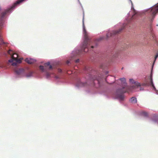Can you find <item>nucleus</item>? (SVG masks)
Masks as SVG:
<instances>
[{
  "label": "nucleus",
  "mask_w": 158,
  "mask_h": 158,
  "mask_svg": "<svg viewBox=\"0 0 158 158\" xmlns=\"http://www.w3.org/2000/svg\"><path fill=\"white\" fill-rule=\"evenodd\" d=\"M1 42H2V44H7V43H6L4 42H3V40L2 39H1Z\"/></svg>",
  "instance_id": "obj_18"
},
{
  "label": "nucleus",
  "mask_w": 158,
  "mask_h": 158,
  "mask_svg": "<svg viewBox=\"0 0 158 158\" xmlns=\"http://www.w3.org/2000/svg\"><path fill=\"white\" fill-rule=\"evenodd\" d=\"M67 63H69V62H68H68H67Z\"/></svg>",
  "instance_id": "obj_28"
},
{
  "label": "nucleus",
  "mask_w": 158,
  "mask_h": 158,
  "mask_svg": "<svg viewBox=\"0 0 158 158\" xmlns=\"http://www.w3.org/2000/svg\"><path fill=\"white\" fill-rule=\"evenodd\" d=\"M97 79V78L95 77V79H94L93 80H95V79Z\"/></svg>",
  "instance_id": "obj_24"
},
{
  "label": "nucleus",
  "mask_w": 158,
  "mask_h": 158,
  "mask_svg": "<svg viewBox=\"0 0 158 158\" xmlns=\"http://www.w3.org/2000/svg\"><path fill=\"white\" fill-rule=\"evenodd\" d=\"M94 46H91V48H94Z\"/></svg>",
  "instance_id": "obj_23"
},
{
  "label": "nucleus",
  "mask_w": 158,
  "mask_h": 158,
  "mask_svg": "<svg viewBox=\"0 0 158 158\" xmlns=\"http://www.w3.org/2000/svg\"><path fill=\"white\" fill-rule=\"evenodd\" d=\"M150 83L147 82L145 83H144L143 85L145 86H152L154 89H155V87L153 83L152 79V75L150 76Z\"/></svg>",
  "instance_id": "obj_8"
},
{
  "label": "nucleus",
  "mask_w": 158,
  "mask_h": 158,
  "mask_svg": "<svg viewBox=\"0 0 158 158\" xmlns=\"http://www.w3.org/2000/svg\"><path fill=\"white\" fill-rule=\"evenodd\" d=\"M129 81L130 82H132V83H133V81H134L133 80L131 79H130Z\"/></svg>",
  "instance_id": "obj_20"
},
{
  "label": "nucleus",
  "mask_w": 158,
  "mask_h": 158,
  "mask_svg": "<svg viewBox=\"0 0 158 158\" xmlns=\"http://www.w3.org/2000/svg\"><path fill=\"white\" fill-rule=\"evenodd\" d=\"M50 64V63L49 62H48L44 64V67H45V69H44V67L43 66L40 65L39 66V68L42 71V72H44L46 71L45 69H47V66H49V69H52V66Z\"/></svg>",
  "instance_id": "obj_7"
},
{
  "label": "nucleus",
  "mask_w": 158,
  "mask_h": 158,
  "mask_svg": "<svg viewBox=\"0 0 158 158\" xmlns=\"http://www.w3.org/2000/svg\"><path fill=\"white\" fill-rule=\"evenodd\" d=\"M83 30L85 40L82 44V48L85 52H86L88 51L89 46L92 41L88 37L87 32L84 28Z\"/></svg>",
  "instance_id": "obj_2"
},
{
  "label": "nucleus",
  "mask_w": 158,
  "mask_h": 158,
  "mask_svg": "<svg viewBox=\"0 0 158 158\" xmlns=\"http://www.w3.org/2000/svg\"><path fill=\"white\" fill-rule=\"evenodd\" d=\"M82 85L84 86L85 85V84H82Z\"/></svg>",
  "instance_id": "obj_26"
},
{
  "label": "nucleus",
  "mask_w": 158,
  "mask_h": 158,
  "mask_svg": "<svg viewBox=\"0 0 158 158\" xmlns=\"http://www.w3.org/2000/svg\"><path fill=\"white\" fill-rule=\"evenodd\" d=\"M61 70H60V72H61Z\"/></svg>",
  "instance_id": "obj_25"
},
{
  "label": "nucleus",
  "mask_w": 158,
  "mask_h": 158,
  "mask_svg": "<svg viewBox=\"0 0 158 158\" xmlns=\"http://www.w3.org/2000/svg\"><path fill=\"white\" fill-rule=\"evenodd\" d=\"M16 73L18 75H20L23 73L24 72L23 69H19L15 70Z\"/></svg>",
  "instance_id": "obj_10"
},
{
  "label": "nucleus",
  "mask_w": 158,
  "mask_h": 158,
  "mask_svg": "<svg viewBox=\"0 0 158 158\" xmlns=\"http://www.w3.org/2000/svg\"><path fill=\"white\" fill-rule=\"evenodd\" d=\"M141 84L140 83L138 82H134V88H137L139 86H140Z\"/></svg>",
  "instance_id": "obj_12"
},
{
  "label": "nucleus",
  "mask_w": 158,
  "mask_h": 158,
  "mask_svg": "<svg viewBox=\"0 0 158 158\" xmlns=\"http://www.w3.org/2000/svg\"><path fill=\"white\" fill-rule=\"evenodd\" d=\"M124 27H122L118 30L116 31H112L108 32L106 36L107 37H109L110 36H113L115 35L119 34L123 29Z\"/></svg>",
  "instance_id": "obj_5"
},
{
  "label": "nucleus",
  "mask_w": 158,
  "mask_h": 158,
  "mask_svg": "<svg viewBox=\"0 0 158 158\" xmlns=\"http://www.w3.org/2000/svg\"><path fill=\"white\" fill-rule=\"evenodd\" d=\"M148 11L150 15L149 19L151 22H152L156 15L158 13V3L149 9Z\"/></svg>",
  "instance_id": "obj_4"
},
{
  "label": "nucleus",
  "mask_w": 158,
  "mask_h": 158,
  "mask_svg": "<svg viewBox=\"0 0 158 158\" xmlns=\"http://www.w3.org/2000/svg\"><path fill=\"white\" fill-rule=\"evenodd\" d=\"M8 53L11 56V58H12V56H14V55H16V53H14L11 50H9L8 52Z\"/></svg>",
  "instance_id": "obj_13"
},
{
  "label": "nucleus",
  "mask_w": 158,
  "mask_h": 158,
  "mask_svg": "<svg viewBox=\"0 0 158 158\" xmlns=\"http://www.w3.org/2000/svg\"><path fill=\"white\" fill-rule=\"evenodd\" d=\"M25 61L29 64H32L35 62V60L32 59H29L28 58L25 59Z\"/></svg>",
  "instance_id": "obj_9"
},
{
  "label": "nucleus",
  "mask_w": 158,
  "mask_h": 158,
  "mask_svg": "<svg viewBox=\"0 0 158 158\" xmlns=\"http://www.w3.org/2000/svg\"><path fill=\"white\" fill-rule=\"evenodd\" d=\"M97 81H98V83H99V81H98V80Z\"/></svg>",
  "instance_id": "obj_27"
},
{
  "label": "nucleus",
  "mask_w": 158,
  "mask_h": 158,
  "mask_svg": "<svg viewBox=\"0 0 158 158\" xmlns=\"http://www.w3.org/2000/svg\"><path fill=\"white\" fill-rule=\"evenodd\" d=\"M140 90H143V88H140Z\"/></svg>",
  "instance_id": "obj_22"
},
{
  "label": "nucleus",
  "mask_w": 158,
  "mask_h": 158,
  "mask_svg": "<svg viewBox=\"0 0 158 158\" xmlns=\"http://www.w3.org/2000/svg\"><path fill=\"white\" fill-rule=\"evenodd\" d=\"M12 65L13 66H17V63L16 62H13L12 64Z\"/></svg>",
  "instance_id": "obj_16"
},
{
  "label": "nucleus",
  "mask_w": 158,
  "mask_h": 158,
  "mask_svg": "<svg viewBox=\"0 0 158 158\" xmlns=\"http://www.w3.org/2000/svg\"><path fill=\"white\" fill-rule=\"evenodd\" d=\"M158 57V52L156 53V55L155 56V60L156 59V58Z\"/></svg>",
  "instance_id": "obj_17"
},
{
  "label": "nucleus",
  "mask_w": 158,
  "mask_h": 158,
  "mask_svg": "<svg viewBox=\"0 0 158 158\" xmlns=\"http://www.w3.org/2000/svg\"><path fill=\"white\" fill-rule=\"evenodd\" d=\"M25 0H18L10 8L6 10L4 12L2 13L0 16V27L1 28H2V27L3 23V18L6 15L10 10L13 9V8H15L18 5L20 4V3L23 1Z\"/></svg>",
  "instance_id": "obj_3"
},
{
  "label": "nucleus",
  "mask_w": 158,
  "mask_h": 158,
  "mask_svg": "<svg viewBox=\"0 0 158 158\" xmlns=\"http://www.w3.org/2000/svg\"><path fill=\"white\" fill-rule=\"evenodd\" d=\"M121 81V83L123 86L122 89H118L116 91V95L117 98L120 100L122 101L124 99V96L123 94L127 92V90H124L125 87L126 86L127 84L126 83V81L125 78H121L119 79Z\"/></svg>",
  "instance_id": "obj_1"
},
{
  "label": "nucleus",
  "mask_w": 158,
  "mask_h": 158,
  "mask_svg": "<svg viewBox=\"0 0 158 158\" xmlns=\"http://www.w3.org/2000/svg\"><path fill=\"white\" fill-rule=\"evenodd\" d=\"M16 57H14L13 56H12V59L9 60V62H12L14 60L17 63H20L21 62L22 60L23 59V58H21L19 59H18V55L16 54Z\"/></svg>",
  "instance_id": "obj_6"
},
{
  "label": "nucleus",
  "mask_w": 158,
  "mask_h": 158,
  "mask_svg": "<svg viewBox=\"0 0 158 158\" xmlns=\"http://www.w3.org/2000/svg\"><path fill=\"white\" fill-rule=\"evenodd\" d=\"M142 114L143 115L145 116H147L148 115V113L145 112H142Z\"/></svg>",
  "instance_id": "obj_14"
},
{
  "label": "nucleus",
  "mask_w": 158,
  "mask_h": 158,
  "mask_svg": "<svg viewBox=\"0 0 158 158\" xmlns=\"http://www.w3.org/2000/svg\"><path fill=\"white\" fill-rule=\"evenodd\" d=\"M46 75L47 77H48L50 76V74L48 73H47L46 74Z\"/></svg>",
  "instance_id": "obj_19"
},
{
  "label": "nucleus",
  "mask_w": 158,
  "mask_h": 158,
  "mask_svg": "<svg viewBox=\"0 0 158 158\" xmlns=\"http://www.w3.org/2000/svg\"><path fill=\"white\" fill-rule=\"evenodd\" d=\"M130 101L132 103H135L137 102V98L135 97H132L131 98Z\"/></svg>",
  "instance_id": "obj_11"
},
{
  "label": "nucleus",
  "mask_w": 158,
  "mask_h": 158,
  "mask_svg": "<svg viewBox=\"0 0 158 158\" xmlns=\"http://www.w3.org/2000/svg\"><path fill=\"white\" fill-rule=\"evenodd\" d=\"M32 73L31 72V73H29V74H28L27 75V76L28 77H30L32 75Z\"/></svg>",
  "instance_id": "obj_15"
},
{
  "label": "nucleus",
  "mask_w": 158,
  "mask_h": 158,
  "mask_svg": "<svg viewBox=\"0 0 158 158\" xmlns=\"http://www.w3.org/2000/svg\"><path fill=\"white\" fill-rule=\"evenodd\" d=\"M79 59H77V60L76 61V63H78V62H79Z\"/></svg>",
  "instance_id": "obj_21"
}]
</instances>
